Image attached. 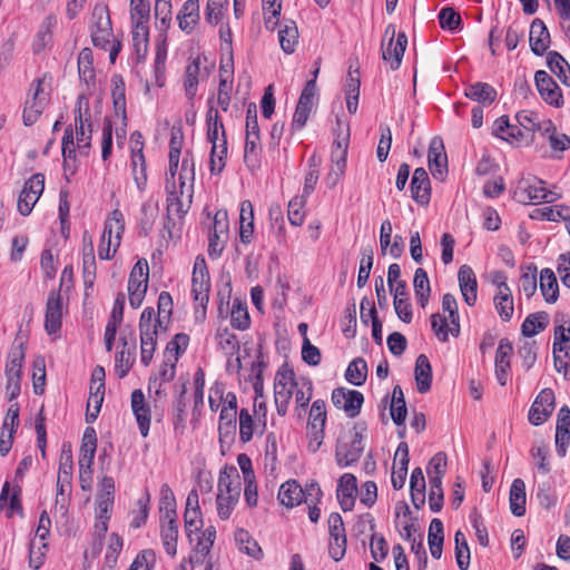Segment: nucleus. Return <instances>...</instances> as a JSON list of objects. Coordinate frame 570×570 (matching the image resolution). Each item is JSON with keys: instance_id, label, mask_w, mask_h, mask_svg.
<instances>
[{"instance_id": "f257e3e1", "label": "nucleus", "mask_w": 570, "mask_h": 570, "mask_svg": "<svg viewBox=\"0 0 570 570\" xmlns=\"http://www.w3.org/2000/svg\"><path fill=\"white\" fill-rule=\"evenodd\" d=\"M92 22L90 26L91 41L97 48L109 49V58L114 63L120 51V42H116L112 35L111 20L106 6H96L92 10Z\"/></svg>"}, {"instance_id": "f03ea898", "label": "nucleus", "mask_w": 570, "mask_h": 570, "mask_svg": "<svg viewBox=\"0 0 570 570\" xmlns=\"http://www.w3.org/2000/svg\"><path fill=\"white\" fill-rule=\"evenodd\" d=\"M207 139L212 144L209 169L213 175L220 174L225 168L227 139L223 124L207 125Z\"/></svg>"}, {"instance_id": "7ed1b4c3", "label": "nucleus", "mask_w": 570, "mask_h": 570, "mask_svg": "<svg viewBox=\"0 0 570 570\" xmlns=\"http://www.w3.org/2000/svg\"><path fill=\"white\" fill-rule=\"evenodd\" d=\"M42 82L43 80L40 78L33 80L28 90L22 111V121L27 127L32 126L39 119L48 105L49 96L43 91Z\"/></svg>"}, {"instance_id": "20e7f679", "label": "nucleus", "mask_w": 570, "mask_h": 570, "mask_svg": "<svg viewBox=\"0 0 570 570\" xmlns=\"http://www.w3.org/2000/svg\"><path fill=\"white\" fill-rule=\"evenodd\" d=\"M295 385V374L292 370L282 368L276 373L274 396L276 410L281 416H284L287 413Z\"/></svg>"}, {"instance_id": "39448f33", "label": "nucleus", "mask_w": 570, "mask_h": 570, "mask_svg": "<svg viewBox=\"0 0 570 570\" xmlns=\"http://www.w3.org/2000/svg\"><path fill=\"white\" fill-rule=\"evenodd\" d=\"M326 422V409L323 400L313 402L307 422L309 443L308 449L316 452L324 440V426Z\"/></svg>"}, {"instance_id": "423d86ee", "label": "nucleus", "mask_w": 570, "mask_h": 570, "mask_svg": "<svg viewBox=\"0 0 570 570\" xmlns=\"http://www.w3.org/2000/svg\"><path fill=\"white\" fill-rule=\"evenodd\" d=\"M362 431L354 428L347 442L338 440L335 451L336 463L340 466H348L360 459L364 451Z\"/></svg>"}, {"instance_id": "0eeeda50", "label": "nucleus", "mask_w": 570, "mask_h": 570, "mask_svg": "<svg viewBox=\"0 0 570 570\" xmlns=\"http://www.w3.org/2000/svg\"><path fill=\"white\" fill-rule=\"evenodd\" d=\"M45 189V176L40 173L31 176L23 185L18 198V210L28 216Z\"/></svg>"}, {"instance_id": "6e6552de", "label": "nucleus", "mask_w": 570, "mask_h": 570, "mask_svg": "<svg viewBox=\"0 0 570 570\" xmlns=\"http://www.w3.org/2000/svg\"><path fill=\"white\" fill-rule=\"evenodd\" d=\"M210 281L205 259H196L191 277V293L195 302L206 309L209 302Z\"/></svg>"}, {"instance_id": "1a4fd4ad", "label": "nucleus", "mask_w": 570, "mask_h": 570, "mask_svg": "<svg viewBox=\"0 0 570 570\" xmlns=\"http://www.w3.org/2000/svg\"><path fill=\"white\" fill-rule=\"evenodd\" d=\"M494 283L497 284V294L493 298L495 309L501 320L508 322L512 318L514 312L511 288L507 284V277L503 273L495 275Z\"/></svg>"}, {"instance_id": "9d476101", "label": "nucleus", "mask_w": 570, "mask_h": 570, "mask_svg": "<svg viewBox=\"0 0 570 570\" xmlns=\"http://www.w3.org/2000/svg\"><path fill=\"white\" fill-rule=\"evenodd\" d=\"M332 402L335 407L344 410L348 417H355L361 411L364 396L355 390L336 387L332 392Z\"/></svg>"}, {"instance_id": "9b49d317", "label": "nucleus", "mask_w": 570, "mask_h": 570, "mask_svg": "<svg viewBox=\"0 0 570 570\" xmlns=\"http://www.w3.org/2000/svg\"><path fill=\"white\" fill-rule=\"evenodd\" d=\"M554 410V393L543 389L535 397L529 410V422L535 426L543 424Z\"/></svg>"}, {"instance_id": "f8f14e48", "label": "nucleus", "mask_w": 570, "mask_h": 570, "mask_svg": "<svg viewBox=\"0 0 570 570\" xmlns=\"http://www.w3.org/2000/svg\"><path fill=\"white\" fill-rule=\"evenodd\" d=\"M428 163L432 176L435 179L443 180L448 174V156L440 137H433L430 141Z\"/></svg>"}, {"instance_id": "ddd939ff", "label": "nucleus", "mask_w": 570, "mask_h": 570, "mask_svg": "<svg viewBox=\"0 0 570 570\" xmlns=\"http://www.w3.org/2000/svg\"><path fill=\"white\" fill-rule=\"evenodd\" d=\"M534 81L541 98L547 104L557 108L563 105L561 89L547 71L538 70L534 75Z\"/></svg>"}, {"instance_id": "4468645a", "label": "nucleus", "mask_w": 570, "mask_h": 570, "mask_svg": "<svg viewBox=\"0 0 570 570\" xmlns=\"http://www.w3.org/2000/svg\"><path fill=\"white\" fill-rule=\"evenodd\" d=\"M62 297L60 289L51 291L48 295L45 314V328L48 334H56L61 328Z\"/></svg>"}, {"instance_id": "2eb2a0df", "label": "nucleus", "mask_w": 570, "mask_h": 570, "mask_svg": "<svg viewBox=\"0 0 570 570\" xmlns=\"http://www.w3.org/2000/svg\"><path fill=\"white\" fill-rule=\"evenodd\" d=\"M96 450L97 434L94 428L88 426L82 435L80 453L78 459L81 475H83L87 472V470L89 474L92 473L91 465L94 463Z\"/></svg>"}, {"instance_id": "dca6fc26", "label": "nucleus", "mask_w": 570, "mask_h": 570, "mask_svg": "<svg viewBox=\"0 0 570 570\" xmlns=\"http://www.w3.org/2000/svg\"><path fill=\"white\" fill-rule=\"evenodd\" d=\"M569 326L566 328L563 325L556 326L554 328V342H553V358L556 370L560 373L563 372L564 375L568 374L569 365L566 362L560 360L558 353L564 352V356H569L570 350V321H568Z\"/></svg>"}, {"instance_id": "f3484780", "label": "nucleus", "mask_w": 570, "mask_h": 570, "mask_svg": "<svg viewBox=\"0 0 570 570\" xmlns=\"http://www.w3.org/2000/svg\"><path fill=\"white\" fill-rule=\"evenodd\" d=\"M167 220L168 224L166 225L167 228H169V224L173 219H181L185 214L188 212L191 198H193V186L189 185L185 191L186 200L181 199L175 189L169 188L167 190Z\"/></svg>"}, {"instance_id": "a211bd4d", "label": "nucleus", "mask_w": 570, "mask_h": 570, "mask_svg": "<svg viewBox=\"0 0 570 570\" xmlns=\"http://www.w3.org/2000/svg\"><path fill=\"white\" fill-rule=\"evenodd\" d=\"M407 46V37L404 32H399L395 41L389 39L387 43H382V58L390 63L392 70L400 68L404 51Z\"/></svg>"}, {"instance_id": "6ab92c4d", "label": "nucleus", "mask_w": 570, "mask_h": 570, "mask_svg": "<svg viewBox=\"0 0 570 570\" xmlns=\"http://www.w3.org/2000/svg\"><path fill=\"white\" fill-rule=\"evenodd\" d=\"M411 195L414 202L425 206L431 199V183L428 171L423 167L414 170L411 180Z\"/></svg>"}, {"instance_id": "aec40b11", "label": "nucleus", "mask_w": 570, "mask_h": 570, "mask_svg": "<svg viewBox=\"0 0 570 570\" xmlns=\"http://www.w3.org/2000/svg\"><path fill=\"white\" fill-rule=\"evenodd\" d=\"M357 483L354 474L345 473L340 478L336 495L344 512L351 511L355 504Z\"/></svg>"}, {"instance_id": "412c9836", "label": "nucleus", "mask_w": 570, "mask_h": 570, "mask_svg": "<svg viewBox=\"0 0 570 570\" xmlns=\"http://www.w3.org/2000/svg\"><path fill=\"white\" fill-rule=\"evenodd\" d=\"M131 410L139 426L142 438L149 433L150 426V407L146 403L145 395L141 390H135L131 393Z\"/></svg>"}, {"instance_id": "4be33fe9", "label": "nucleus", "mask_w": 570, "mask_h": 570, "mask_svg": "<svg viewBox=\"0 0 570 570\" xmlns=\"http://www.w3.org/2000/svg\"><path fill=\"white\" fill-rule=\"evenodd\" d=\"M512 351V344L508 338H502L499 342V346L495 352V377L501 386H504L508 381Z\"/></svg>"}, {"instance_id": "5701e85b", "label": "nucleus", "mask_w": 570, "mask_h": 570, "mask_svg": "<svg viewBox=\"0 0 570 570\" xmlns=\"http://www.w3.org/2000/svg\"><path fill=\"white\" fill-rule=\"evenodd\" d=\"M529 42L535 56H542L550 46V33L541 19H534L530 26Z\"/></svg>"}, {"instance_id": "b1692460", "label": "nucleus", "mask_w": 570, "mask_h": 570, "mask_svg": "<svg viewBox=\"0 0 570 570\" xmlns=\"http://www.w3.org/2000/svg\"><path fill=\"white\" fill-rule=\"evenodd\" d=\"M458 281L464 302L469 306H473L478 297V282L473 269L468 265H462L458 273Z\"/></svg>"}, {"instance_id": "393cba45", "label": "nucleus", "mask_w": 570, "mask_h": 570, "mask_svg": "<svg viewBox=\"0 0 570 570\" xmlns=\"http://www.w3.org/2000/svg\"><path fill=\"white\" fill-rule=\"evenodd\" d=\"M360 523H368L370 531L372 532L370 543L372 558L376 562L383 561L387 557L389 546L384 537L375 532L376 525L374 518L370 513H366L361 517Z\"/></svg>"}, {"instance_id": "a878e982", "label": "nucleus", "mask_w": 570, "mask_h": 570, "mask_svg": "<svg viewBox=\"0 0 570 570\" xmlns=\"http://www.w3.org/2000/svg\"><path fill=\"white\" fill-rule=\"evenodd\" d=\"M399 458L397 465L394 463L391 482L392 487L395 490H400L404 487L406 474H407V465H409V445L406 442H401L396 449L395 458Z\"/></svg>"}, {"instance_id": "bb28decb", "label": "nucleus", "mask_w": 570, "mask_h": 570, "mask_svg": "<svg viewBox=\"0 0 570 570\" xmlns=\"http://www.w3.org/2000/svg\"><path fill=\"white\" fill-rule=\"evenodd\" d=\"M200 19L199 0H187L177 14L181 31L190 33Z\"/></svg>"}, {"instance_id": "cd10ccee", "label": "nucleus", "mask_w": 570, "mask_h": 570, "mask_svg": "<svg viewBox=\"0 0 570 570\" xmlns=\"http://www.w3.org/2000/svg\"><path fill=\"white\" fill-rule=\"evenodd\" d=\"M240 476L235 468L227 469L220 471L218 478V493L225 494L229 497H239L240 494Z\"/></svg>"}, {"instance_id": "c85d7f7f", "label": "nucleus", "mask_w": 570, "mask_h": 570, "mask_svg": "<svg viewBox=\"0 0 570 570\" xmlns=\"http://www.w3.org/2000/svg\"><path fill=\"white\" fill-rule=\"evenodd\" d=\"M305 492L296 480L283 483L278 491V500L286 508H294L302 503Z\"/></svg>"}, {"instance_id": "c756f323", "label": "nucleus", "mask_w": 570, "mask_h": 570, "mask_svg": "<svg viewBox=\"0 0 570 570\" xmlns=\"http://www.w3.org/2000/svg\"><path fill=\"white\" fill-rule=\"evenodd\" d=\"M415 382L417 391L424 394L430 391L432 383V367L426 355L420 354L415 361Z\"/></svg>"}, {"instance_id": "7c9ffc66", "label": "nucleus", "mask_w": 570, "mask_h": 570, "mask_svg": "<svg viewBox=\"0 0 570 570\" xmlns=\"http://www.w3.org/2000/svg\"><path fill=\"white\" fill-rule=\"evenodd\" d=\"M510 510L515 517H522L525 513V484L522 479H514L510 488Z\"/></svg>"}, {"instance_id": "2f4dec72", "label": "nucleus", "mask_w": 570, "mask_h": 570, "mask_svg": "<svg viewBox=\"0 0 570 570\" xmlns=\"http://www.w3.org/2000/svg\"><path fill=\"white\" fill-rule=\"evenodd\" d=\"M75 126H76L77 141L82 142L83 141V126H87L88 128H90L92 126L89 101L83 95H80L77 99Z\"/></svg>"}, {"instance_id": "473e14b6", "label": "nucleus", "mask_w": 570, "mask_h": 570, "mask_svg": "<svg viewBox=\"0 0 570 570\" xmlns=\"http://www.w3.org/2000/svg\"><path fill=\"white\" fill-rule=\"evenodd\" d=\"M278 39L282 50L291 55L295 51L298 42V29L293 20H285L278 32Z\"/></svg>"}, {"instance_id": "72a5a7b5", "label": "nucleus", "mask_w": 570, "mask_h": 570, "mask_svg": "<svg viewBox=\"0 0 570 570\" xmlns=\"http://www.w3.org/2000/svg\"><path fill=\"white\" fill-rule=\"evenodd\" d=\"M547 65L564 86L570 87V66L559 52H548Z\"/></svg>"}, {"instance_id": "f704fd0d", "label": "nucleus", "mask_w": 570, "mask_h": 570, "mask_svg": "<svg viewBox=\"0 0 570 570\" xmlns=\"http://www.w3.org/2000/svg\"><path fill=\"white\" fill-rule=\"evenodd\" d=\"M390 414L393 422L400 426L403 425L406 419L407 410L404 399L403 390L400 385H395L392 391V400L390 405Z\"/></svg>"}, {"instance_id": "c9c22d12", "label": "nucleus", "mask_w": 570, "mask_h": 570, "mask_svg": "<svg viewBox=\"0 0 570 570\" xmlns=\"http://www.w3.org/2000/svg\"><path fill=\"white\" fill-rule=\"evenodd\" d=\"M540 289L547 303H554L559 297V286L552 269L543 268L540 273Z\"/></svg>"}, {"instance_id": "e433bc0d", "label": "nucleus", "mask_w": 570, "mask_h": 570, "mask_svg": "<svg viewBox=\"0 0 570 570\" xmlns=\"http://www.w3.org/2000/svg\"><path fill=\"white\" fill-rule=\"evenodd\" d=\"M465 96L483 105H491L497 98V91L487 82H475L468 87Z\"/></svg>"}, {"instance_id": "4c0bfd02", "label": "nucleus", "mask_w": 570, "mask_h": 570, "mask_svg": "<svg viewBox=\"0 0 570 570\" xmlns=\"http://www.w3.org/2000/svg\"><path fill=\"white\" fill-rule=\"evenodd\" d=\"M549 324V315L546 312H537L528 315L522 323L521 333L525 337H532L543 331Z\"/></svg>"}, {"instance_id": "58836bf2", "label": "nucleus", "mask_w": 570, "mask_h": 570, "mask_svg": "<svg viewBox=\"0 0 570 570\" xmlns=\"http://www.w3.org/2000/svg\"><path fill=\"white\" fill-rule=\"evenodd\" d=\"M235 541L242 552L253 557L256 560H261L263 558L264 553L262 548L257 541L252 538L248 531L238 529L235 532Z\"/></svg>"}, {"instance_id": "ea45409f", "label": "nucleus", "mask_w": 570, "mask_h": 570, "mask_svg": "<svg viewBox=\"0 0 570 570\" xmlns=\"http://www.w3.org/2000/svg\"><path fill=\"white\" fill-rule=\"evenodd\" d=\"M413 287L419 305L424 308L429 302L431 287L428 273L421 267L414 273Z\"/></svg>"}, {"instance_id": "a19ab883", "label": "nucleus", "mask_w": 570, "mask_h": 570, "mask_svg": "<svg viewBox=\"0 0 570 570\" xmlns=\"http://www.w3.org/2000/svg\"><path fill=\"white\" fill-rule=\"evenodd\" d=\"M179 180V188H180V196L184 197L185 191L189 185L194 187V180H195V159L193 154L187 150L183 161L178 176Z\"/></svg>"}, {"instance_id": "79ce46f5", "label": "nucleus", "mask_w": 570, "mask_h": 570, "mask_svg": "<svg viewBox=\"0 0 570 570\" xmlns=\"http://www.w3.org/2000/svg\"><path fill=\"white\" fill-rule=\"evenodd\" d=\"M442 309L444 313H449L448 323L450 322V333L452 336L458 337L460 335V316L458 311V302L455 297L446 293L442 298Z\"/></svg>"}, {"instance_id": "37998d69", "label": "nucleus", "mask_w": 570, "mask_h": 570, "mask_svg": "<svg viewBox=\"0 0 570 570\" xmlns=\"http://www.w3.org/2000/svg\"><path fill=\"white\" fill-rule=\"evenodd\" d=\"M160 538L167 554L175 557L177 553L178 540L177 520H169L166 524H161Z\"/></svg>"}, {"instance_id": "c03bdc74", "label": "nucleus", "mask_w": 570, "mask_h": 570, "mask_svg": "<svg viewBox=\"0 0 570 570\" xmlns=\"http://www.w3.org/2000/svg\"><path fill=\"white\" fill-rule=\"evenodd\" d=\"M219 348L228 357L237 355L240 350L239 341L237 336L230 332L227 327L219 328L215 336Z\"/></svg>"}, {"instance_id": "a18cd8bd", "label": "nucleus", "mask_w": 570, "mask_h": 570, "mask_svg": "<svg viewBox=\"0 0 570 570\" xmlns=\"http://www.w3.org/2000/svg\"><path fill=\"white\" fill-rule=\"evenodd\" d=\"M158 204L148 200L142 204L139 218V235L147 236L151 230L154 223L158 216Z\"/></svg>"}, {"instance_id": "49530a36", "label": "nucleus", "mask_w": 570, "mask_h": 570, "mask_svg": "<svg viewBox=\"0 0 570 570\" xmlns=\"http://www.w3.org/2000/svg\"><path fill=\"white\" fill-rule=\"evenodd\" d=\"M159 510L164 520H177L176 499L167 483L163 484L160 488Z\"/></svg>"}, {"instance_id": "de8ad7c7", "label": "nucleus", "mask_w": 570, "mask_h": 570, "mask_svg": "<svg viewBox=\"0 0 570 570\" xmlns=\"http://www.w3.org/2000/svg\"><path fill=\"white\" fill-rule=\"evenodd\" d=\"M111 97L114 102V108L117 115H121L122 118H126V88L124 78L120 75H114L111 77Z\"/></svg>"}, {"instance_id": "09e8293b", "label": "nucleus", "mask_w": 570, "mask_h": 570, "mask_svg": "<svg viewBox=\"0 0 570 570\" xmlns=\"http://www.w3.org/2000/svg\"><path fill=\"white\" fill-rule=\"evenodd\" d=\"M544 181L538 179L537 184H528L520 190V202L522 203H543L548 199V189L543 186Z\"/></svg>"}, {"instance_id": "8fccbe9b", "label": "nucleus", "mask_w": 570, "mask_h": 570, "mask_svg": "<svg viewBox=\"0 0 570 570\" xmlns=\"http://www.w3.org/2000/svg\"><path fill=\"white\" fill-rule=\"evenodd\" d=\"M158 315L155 320V326L160 330H166L167 324L170 321V316L173 313V298L168 292H161L158 296L157 302Z\"/></svg>"}, {"instance_id": "3c124183", "label": "nucleus", "mask_w": 570, "mask_h": 570, "mask_svg": "<svg viewBox=\"0 0 570 570\" xmlns=\"http://www.w3.org/2000/svg\"><path fill=\"white\" fill-rule=\"evenodd\" d=\"M367 377V364L364 358L356 357L347 366L345 379L353 385L361 386Z\"/></svg>"}, {"instance_id": "603ef678", "label": "nucleus", "mask_w": 570, "mask_h": 570, "mask_svg": "<svg viewBox=\"0 0 570 570\" xmlns=\"http://www.w3.org/2000/svg\"><path fill=\"white\" fill-rule=\"evenodd\" d=\"M186 394V384L181 385V391L179 396L176 400L174 411H173V423L174 430L176 433L183 434L186 428V407L187 401L185 399Z\"/></svg>"}, {"instance_id": "864d4df0", "label": "nucleus", "mask_w": 570, "mask_h": 570, "mask_svg": "<svg viewBox=\"0 0 570 570\" xmlns=\"http://www.w3.org/2000/svg\"><path fill=\"white\" fill-rule=\"evenodd\" d=\"M148 263L146 259H139L132 267L129 279L128 289L147 288L148 287Z\"/></svg>"}, {"instance_id": "5fc2aeb1", "label": "nucleus", "mask_w": 570, "mask_h": 570, "mask_svg": "<svg viewBox=\"0 0 570 570\" xmlns=\"http://www.w3.org/2000/svg\"><path fill=\"white\" fill-rule=\"evenodd\" d=\"M230 324L234 328L244 331L249 327L250 318L246 303L234 299L230 311Z\"/></svg>"}, {"instance_id": "6e6d98bb", "label": "nucleus", "mask_w": 570, "mask_h": 570, "mask_svg": "<svg viewBox=\"0 0 570 570\" xmlns=\"http://www.w3.org/2000/svg\"><path fill=\"white\" fill-rule=\"evenodd\" d=\"M159 327H154L153 332L140 333L141 363L148 366L157 345V335Z\"/></svg>"}, {"instance_id": "4d7b16f0", "label": "nucleus", "mask_w": 570, "mask_h": 570, "mask_svg": "<svg viewBox=\"0 0 570 570\" xmlns=\"http://www.w3.org/2000/svg\"><path fill=\"white\" fill-rule=\"evenodd\" d=\"M200 72L199 67V59H194L188 66L186 67L185 71V91L186 96L189 100H193L197 92L198 87V76Z\"/></svg>"}, {"instance_id": "13d9d810", "label": "nucleus", "mask_w": 570, "mask_h": 570, "mask_svg": "<svg viewBox=\"0 0 570 570\" xmlns=\"http://www.w3.org/2000/svg\"><path fill=\"white\" fill-rule=\"evenodd\" d=\"M455 559L460 570H468L470 566V548L464 533L458 530L454 534Z\"/></svg>"}, {"instance_id": "bf43d9fd", "label": "nucleus", "mask_w": 570, "mask_h": 570, "mask_svg": "<svg viewBox=\"0 0 570 570\" xmlns=\"http://www.w3.org/2000/svg\"><path fill=\"white\" fill-rule=\"evenodd\" d=\"M122 348L116 354L115 373L119 379H124L134 364L132 353L127 348L126 338H120Z\"/></svg>"}, {"instance_id": "052dcab7", "label": "nucleus", "mask_w": 570, "mask_h": 570, "mask_svg": "<svg viewBox=\"0 0 570 570\" xmlns=\"http://www.w3.org/2000/svg\"><path fill=\"white\" fill-rule=\"evenodd\" d=\"M92 51L89 48H83L78 57V71L79 77L87 85L95 79V69L92 67Z\"/></svg>"}, {"instance_id": "680f3d73", "label": "nucleus", "mask_w": 570, "mask_h": 570, "mask_svg": "<svg viewBox=\"0 0 570 570\" xmlns=\"http://www.w3.org/2000/svg\"><path fill=\"white\" fill-rule=\"evenodd\" d=\"M149 41L148 23L132 24V43L138 57H142L147 52Z\"/></svg>"}, {"instance_id": "e2e57ef3", "label": "nucleus", "mask_w": 570, "mask_h": 570, "mask_svg": "<svg viewBox=\"0 0 570 570\" xmlns=\"http://www.w3.org/2000/svg\"><path fill=\"white\" fill-rule=\"evenodd\" d=\"M105 395V383H99L96 391L91 393L87 403L86 422L92 423L101 409Z\"/></svg>"}, {"instance_id": "0e129e2a", "label": "nucleus", "mask_w": 570, "mask_h": 570, "mask_svg": "<svg viewBox=\"0 0 570 570\" xmlns=\"http://www.w3.org/2000/svg\"><path fill=\"white\" fill-rule=\"evenodd\" d=\"M155 17L159 21L157 28L161 31H167L171 22V0H156L155 1Z\"/></svg>"}, {"instance_id": "69168bd1", "label": "nucleus", "mask_w": 570, "mask_h": 570, "mask_svg": "<svg viewBox=\"0 0 570 570\" xmlns=\"http://www.w3.org/2000/svg\"><path fill=\"white\" fill-rule=\"evenodd\" d=\"M149 16V0H130V19L132 24L148 23Z\"/></svg>"}, {"instance_id": "338daca9", "label": "nucleus", "mask_w": 570, "mask_h": 570, "mask_svg": "<svg viewBox=\"0 0 570 570\" xmlns=\"http://www.w3.org/2000/svg\"><path fill=\"white\" fill-rule=\"evenodd\" d=\"M515 120L524 131L530 134V138L534 141V134L542 128L541 122L537 119V115L532 111L523 110L515 115Z\"/></svg>"}, {"instance_id": "774afa93", "label": "nucleus", "mask_w": 570, "mask_h": 570, "mask_svg": "<svg viewBox=\"0 0 570 570\" xmlns=\"http://www.w3.org/2000/svg\"><path fill=\"white\" fill-rule=\"evenodd\" d=\"M439 22L442 29L454 31L460 29L462 19L453 8L445 7L439 12Z\"/></svg>"}]
</instances>
